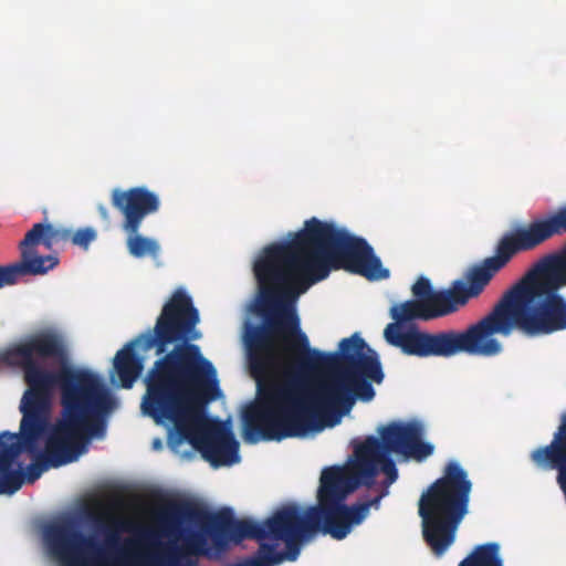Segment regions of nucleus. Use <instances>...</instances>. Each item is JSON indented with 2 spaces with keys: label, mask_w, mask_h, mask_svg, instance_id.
Returning a JSON list of instances; mask_svg holds the SVG:
<instances>
[{
  "label": "nucleus",
  "mask_w": 566,
  "mask_h": 566,
  "mask_svg": "<svg viewBox=\"0 0 566 566\" xmlns=\"http://www.w3.org/2000/svg\"><path fill=\"white\" fill-rule=\"evenodd\" d=\"M284 242L265 247L254 262L260 312H275L266 326L245 335L248 366L258 401L245 410L244 440L280 441L334 426L356 400L375 397L371 382L384 379L377 353L356 333L343 338L338 352L310 347L300 319L285 303L345 270L370 281L387 279L368 242L345 228L313 217Z\"/></svg>",
  "instance_id": "1"
},
{
  "label": "nucleus",
  "mask_w": 566,
  "mask_h": 566,
  "mask_svg": "<svg viewBox=\"0 0 566 566\" xmlns=\"http://www.w3.org/2000/svg\"><path fill=\"white\" fill-rule=\"evenodd\" d=\"M368 436L353 441L354 459L349 467L323 470L317 492V505L303 512V518L314 532L345 538L353 525L360 524L371 506L378 507L388 494V486L398 479L391 454L421 462L433 453V446L423 442V427L417 421H392Z\"/></svg>",
  "instance_id": "2"
},
{
  "label": "nucleus",
  "mask_w": 566,
  "mask_h": 566,
  "mask_svg": "<svg viewBox=\"0 0 566 566\" xmlns=\"http://www.w3.org/2000/svg\"><path fill=\"white\" fill-rule=\"evenodd\" d=\"M143 413L157 423H174L168 444L175 449L188 441L214 468L240 461L239 442L231 428L220 421L205 422L198 405L220 396L212 364L202 357L197 345L174 348L158 358L145 377Z\"/></svg>",
  "instance_id": "3"
},
{
  "label": "nucleus",
  "mask_w": 566,
  "mask_h": 566,
  "mask_svg": "<svg viewBox=\"0 0 566 566\" xmlns=\"http://www.w3.org/2000/svg\"><path fill=\"white\" fill-rule=\"evenodd\" d=\"M531 233L526 250L533 252L555 237L566 234V203L509 232ZM566 287V243L553 253L538 259L523 279L510 289L492 311L479 321V346L493 344L490 352L479 356L492 357L502 353V344L493 336H510L517 328L527 336L551 335L566 329V298L559 291Z\"/></svg>",
  "instance_id": "4"
},
{
  "label": "nucleus",
  "mask_w": 566,
  "mask_h": 566,
  "mask_svg": "<svg viewBox=\"0 0 566 566\" xmlns=\"http://www.w3.org/2000/svg\"><path fill=\"white\" fill-rule=\"evenodd\" d=\"M67 359V348L61 334L52 329L36 332L0 354L2 365L18 367L23 371L28 386L24 391L20 411L24 426L34 416L50 415L51 396L55 387L60 388L61 397L65 391L76 394L102 384V379L87 370H77L69 366L52 371L43 367L38 359Z\"/></svg>",
  "instance_id": "5"
},
{
  "label": "nucleus",
  "mask_w": 566,
  "mask_h": 566,
  "mask_svg": "<svg viewBox=\"0 0 566 566\" xmlns=\"http://www.w3.org/2000/svg\"><path fill=\"white\" fill-rule=\"evenodd\" d=\"M62 419L49 434L43 452L35 451L34 462L27 468L25 480L35 482L44 471L77 460L90 438L105 434V417L113 406L104 382L61 397Z\"/></svg>",
  "instance_id": "6"
},
{
  "label": "nucleus",
  "mask_w": 566,
  "mask_h": 566,
  "mask_svg": "<svg viewBox=\"0 0 566 566\" xmlns=\"http://www.w3.org/2000/svg\"><path fill=\"white\" fill-rule=\"evenodd\" d=\"M94 526L104 535L99 541L95 535H85L72 522L62 521L49 525L44 538L52 553L63 566H144L146 555L137 548V543L127 542L125 549L117 554L122 522L104 511L92 516Z\"/></svg>",
  "instance_id": "7"
},
{
  "label": "nucleus",
  "mask_w": 566,
  "mask_h": 566,
  "mask_svg": "<svg viewBox=\"0 0 566 566\" xmlns=\"http://www.w3.org/2000/svg\"><path fill=\"white\" fill-rule=\"evenodd\" d=\"M198 323L199 312L191 296L184 289H177L163 306L153 331L139 335L116 353L114 369L122 387L132 388L144 368L143 358L135 353V345L145 352L155 348L156 355L165 357L169 345L176 344L177 348L200 338L201 334L196 329Z\"/></svg>",
  "instance_id": "8"
},
{
  "label": "nucleus",
  "mask_w": 566,
  "mask_h": 566,
  "mask_svg": "<svg viewBox=\"0 0 566 566\" xmlns=\"http://www.w3.org/2000/svg\"><path fill=\"white\" fill-rule=\"evenodd\" d=\"M390 316L395 322L386 326L384 337L389 345L408 356L450 358L462 353L479 356V353L490 352L493 347L492 343L479 346V321L464 331L429 333L417 326L405 328L408 322L429 321L423 301L409 300L395 304L390 307Z\"/></svg>",
  "instance_id": "9"
},
{
  "label": "nucleus",
  "mask_w": 566,
  "mask_h": 566,
  "mask_svg": "<svg viewBox=\"0 0 566 566\" xmlns=\"http://www.w3.org/2000/svg\"><path fill=\"white\" fill-rule=\"evenodd\" d=\"M472 483L455 461L447 463L443 474L420 496L418 513L422 536L437 556L453 544L457 530L468 514Z\"/></svg>",
  "instance_id": "10"
},
{
  "label": "nucleus",
  "mask_w": 566,
  "mask_h": 566,
  "mask_svg": "<svg viewBox=\"0 0 566 566\" xmlns=\"http://www.w3.org/2000/svg\"><path fill=\"white\" fill-rule=\"evenodd\" d=\"M531 238V233L505 232L496 243L495 254L468 274V283L457 280L450 289L436 291L429 300H424L429 321L452 314L470 298L478 297L496 272L511 262L518 251L527 249Z\"/></svg>",
  "instance_id": "11"
},
{
  "label": "nucleus",
  "mask_w": 566,
  "mask_h": 566,
  "mask_svg": "<svg viewBox=\"0 0 566 566\" xmlns=\"http://www.w3.org/2000/svg\"><path fill=\"white\" fill-rule=\"evenodd\" d=\"M111 201L122 216V229L127 234L126 248L136 259L149 256L157 259L160 244L156 239L139 233L144 219L158 212L160 199L158 195L146 187H133L126 190L115 188L111 193Z\"/></svg>",
  "instance_id": "12"
},
{
  "label": "nucleus",
  "mask_w": 566,
  "mask_h": 566,
  "mask_svg": "<svg viewBox=\"0 0 566 566\" xmlns=\"http://www.w3.org/2000/svg\"><path fill=\"white\" fill-rule=\"evenodd\" d=\"M50 415L34 416L24 426L21 419L20 433L3 431L0 433V494H13L24 482L22 471L12 470L15 459L23 452L34 454L36 442L49 426Z\"/></svg>",
  "instance_id": "13"
},
{
  "label": "nucleus",
  "mask_w": 566,
  "mask_h": 566,
  "mask_svg": "<svg viewBox=\"0 0 566 566\" xmlns=\"http://www.w3.org/2000/svg\"><path fill=\"white\" fill-rule=\"evenodd\" d=\"M38 244H24V239L20 242V255L19 262L11 263L15 282L20 277L27 275H43L50 270L54 269L59 264V259L54 255H39L35 247Z\"/></svg>",
  "instance_id": "14"
},
{
  "label": "nucleus",
  "mask_w": 566,
  "mask_h": 566,
  "mask_svg": "<svg viewBox=\"0 0 566 566\" xmlns=\"http://www.w3.org/2000/svg\"><path fill=\"white\" fill-rule=\"evenodd\" d=\"M71 230L65 228H55L51 223H35L24 235V244L42 243L46 249H52L54 244L71 241Z\"/></svg>",
  "instance_id": "15"
},
{
  "label": "nucleus",
  "mask_w": 566,
  "mask_h": 566,
  "mask_svg": "<svg viewBox=\"0 0 566 566\" xmlns=\"http://www.w3.org/2000/svg\"><path fill=\"white\" fill-rule=\"evenodd\" d=\"M459 566H503L500 545L495 542L478 545Z\"/></svg>",
  "instance_id": "16"
},
{
  "label": "nucleus",
  "mask_w": 566,
  "mask_h": 566,
  "mask_svg": "<svg viewBox=\"0 0 566 566\" xmlns=\"http://www.w3.org/2000/svg\"><path fill=\"white\" fill-rule=\"evenodd\" d=\"M97 238V232L92 227L81 228L75 232H71V242L84 250H87L90 244Z\"/></svg>",
  "instance_id": "17"
},
{
  "label": "nucleus",
  "mask_w": 566,
  "mask_h": 566,
  "mask_svg": "<svg viewBox=\"0 0 566 566\" xmlns=\"http://www.w3.org/2000/svg\"><path fill=\"white\" fill-rule=\"evenodd\" d=\"M412 294L417 301L429 300L431 295L436 292L431 287V283L427 277H420L412 285Z\"/></svg>",
  "instance_id": "18"
},
{
  "label": "nucleus",
  "mask_w": 566,
  "mask_h": 566,
  "mask_svg": "<svg viewBox=\"0 0 566 566\" xmlns=\"http://www.w3.org/2000/svg\"><path fill=\"white\" fill-rule=\"evenodd\" d=\"M15 283L11 264L0 265V289Z\"/></svg>",
  "instance_id": "19"
},
{
  "label": "nucleus",
  "mask_w": 566,
  "mask_h": 566,
  "mask_svg": "<svg viewBox=\"0 0 566 566\" xmlns=\"http://www.w3.org/2000/svg\"><path fill=\"white\" fill-rule=\"evenodd\" d=\"M97 210H98L99 216L104 220H108V218H109L108 209L104 205H99Z\"/></svg>",
  "instance_id": "20"
}]
</instances>
